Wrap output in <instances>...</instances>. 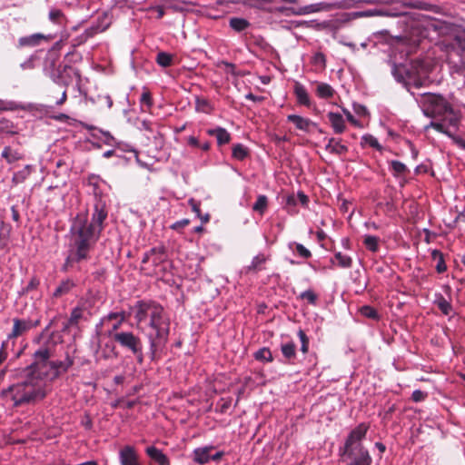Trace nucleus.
I'll return each mask as SVG.
<instances>
[{"label": "nucleus", "instance_id": "obj_1", "mask_svg": "<svg viewBox=\"0 0 465 465\" xmlns=\"http://www.w3.org/2000/svg\"><path fill=\"white\" fill-rule=\"evenodd\" d=\"M106 217L107 211L103 203L95 204L90 223L83 214L75 217L70 229V258L74 261L87 259L90 249L99 238Z\"/></svg>", "mask_w": 465, "mask_h": 465}, {"label": "nucleus", "instance_id": "obj_2", "mask_svg": "<svg viewBox=\"0 0 465 465\" xmlns=\"http://www.w3.org/2000/svg\"><path fill=\"white\" fill-rule=\"evenodd\" d=\"M419 104L426 116L441 117L440 122L431 121L425 129L430 127L436 131L451 135V128L456 129L460 121V114L455 111L451 104L442 96L436 94H422L418 99Z\"/></svg>", "mask_w": 465, "mask_h": 465}, {"label": "nucleus", "instance_id": "obj_3", "mask_svg": "<svg viewBox=\"0 0 465 465\" xmlns=\"http://www.w3.org/2000/svg\"><path fill=\"white\" fill-rule=\"evenodd\" d=\"M50 388L45 380L33 368V364L27 370L25 381L10 386L2 391V395L10 399L15 406L30 404L44 399Z\"/></svg>", "mask_w": 465, "mask_h": 465}, {"label": "nucleus", "instance_id": "obj_4", "mask_svg": "<svg viewBox=\"0 0 465 465\" xmlns=\"http://www.w3.org/2000/svg\"><path fill=\"white\" fill-rule=\"evenodd\" d=\"M53 356L52 346H41L34 353L33 368L39 375L45 380L46 384L50 388V383L56 379L61 373L74 364V360L67 355L64 361H49Z\"/></svg>", "mask_w": 465, "mask_h": 465}, {"label": "nucleus", "instance_id": "obj_5", "mask_svg": "<svg viewBox=\"0 0 465 465\" xmlns=\"http://www.w3.org/2000/svg\"><path fill=\"white\" fill-rule=\"evenodd\" d=\"M151 321L148 322V326L152 330L148 335L150 345L151 359L154 361L159 354L164 350L165 345L169 339L170 333V319L162 309L161 312H150Z\"/></svg>", "mask_w": 465, "mask_h": 465}, {"label": "nucleus", "instance_id": "obj_6", "mask_svg": "<svg viewBox=\"0 0 465 465\" xmlns=\"http://www.w3.org/2000/svg\"><path fill=\"white\" fill-rule=\"evenodd\" d=\"M166 253L163 247H153L146 252L142 260V271L148 275H158L163 271V263L166 261Z\"/></svg>", "mask_w": 465, "mask_h": 465}, {"label": "nucleus", "instance_id": "obj_7", "mask_svg": "<svg viewBox=\"0 0 465 465\" xmlns=\"http://www.w3.org/2000/svg\"><path fill=\"white\" fill-rule=\"evenodd\" d=\"M114 340L123 348L129 350L136 357L138 362H143V343L140 337L132 331H119L114 335Z\"/></svg>", "mask_w": 465, "mask_h": 465}, {"label": "nucleus", "instance_id": "obj_8", "mask_svg": "<svg viewBox=\"0 0 465 465\" xmlns=\"http://www.w3.org/2000/svg\"><path fill=\"white\" fill-rule=\"evenodd\" d=\"M163 307L152 301H139L137 302L132 311L134 312V319L138 327L142 328V325L145 323L148 326V322L151 321V315L149 312H161Z\"/></svg>", "mask_w": 465, "mask_h": 465}, {"label": "nucleus", "instance_id": "obj_9", "mask_svg": "<svg viewBox=\"0 0 465 465\" xmlns=\"http://www.w3.org/2000/svg\"><path fill=\"white\" fill-rule=\"evenodd\" d=\"M343 454L350 460L347 465H371L372 459L362 444L356 445V448L344 449Z\"/></svg>", "mask_w": 465, "mask_h": 465}, {"label": "nucleus", "instance_id": "obj_10", "mask_svg": "<svg viewBox=\"0 0 465 465\" xmlns=\"http://www.w3.org/2000/svg\"><path fill=\"white\" fill-rule=\"evenodd\" d=\"M125 321V313L124 312H111L108 315L104 316L101 320L102 325L110 324L111 327L107 331V335L114 339V335L117 333L116 331L122 325V323Z\"/></svg>", "mask_w": 465, "mask_h": 465}, {"label": "nucleus", "instance_id": "obj_11", "mask_svg": "<svg viewBox=\"0 0 465 465\" xmlns=\"http://www.w3.org/2000/svg\"><path fill=\"white\" fill-rule=\"evenodd\" d=\"M368 429L365 423H361L354 428L345 441L344 449L356 448V445L361 444V441L365 438Z\"/></svg>", "mask_w": 465, "mask_h": 465}, {"label": "nucleus", "instance_id": "obj_12", "mask_svg": "<svg viewBox=\"0 0 465 465\" xmlns=\"http://www.w3.org/2000/svg\"><path fill=\"white\" fill-rule=\"evenodd\" d=\"M13 322L14 326L12 331L8 334L9 339L17 338L38 324V322H33L31 320H20L17 318L14 319Z\"/></svg>", "mask_w": 465, "mask_h": 465}, {"label": "nucleus", "instance_id": "obj_13", "mask_svg": "<svg viewBox=\"0 0 465 465\" xmlns=\"http://www.w3.org/2000/svg\"><path fill=\"white\" fill-rule=\"evenodd\" d=\"M121 465H139L138 455L132 446H124L119 452Z\"/></svg>", "mask_w": 465, "mask_h": 465}, {"label": "nucleus", "instance_id": "obj_14", "mask_svg": "<svg viewBox=\"0 0 465 465\" xmlns=\"http://www.w3.org/2000/svg\"><path fill=\"white\" fill-rule=\"evenodd\" d=\"M287 121L292 123L297 129L305 133H309L311 131V127L316 126V124H314L309 118H305L297 114H289L287 116Z\"/></svg>", "mask_w": 465, "mask_h": 465}, {"label": "nucleus", "instance_id": "obj_15", "mask_svg": "<svg viewBox=\"0 0 465 465\" xmlns=\"http://www.w3.org/2000/svg\"><path fill=\"white\" fill-rule=\"evenodd\" d=\"M327 117L335 134H341L345 131V121L341 114L330 112L327 114Z\"/></svg>", "mask_w": 465, "mask_h": 465}, {"label": "nucleus", "instance_id": "obj_16", "mask_svg": "<svg viewBox=\"0 0 465 465\" xmlns=\"http://www.w3.org/2000/svg\"><path fill=\"white\" fill-rule=\"evenodd\" d=\"M214 449L213 446H205L197 448L193 450V461L198 464H205L211 460V451Z\"/></svg>", "mask_w": 465, "mask_h": 465}, {"label": "nucleus", "instance_id": "obj_17", "mask_svg": "<svg viewBox=\"0 0 465 465\" xmlns=\"http://www.w3.org/2000/svg\"><path fill=\"white\" fill-rule=\"evenodd\" d=\"M145 452L158 465H170L168 457L161 450L150 446L146 448Z\"/></svg>", "mask_w": 465, "mask_h": 465}, {"label": "nucleus", "instance_id": "obj_18", "mask_svg": "<svg viewBox=\"0 0 465 465\" xmlns=\"http://www.w3.org/2000/svg\"><path fill=\"white\" fill-rule=\"evenodd\" d=\"M326 151L331 153L342 155L348 152V147L341 143V139L330 138L325 146Z\"/></svg>", "mask_w": 465, "mask_h": 465}, {"label": "nucleus", "instance_id": "obj_19", "mask_svg": "<svg viewBox=\"0 0 465 465\" xmlns=\"http://www.w3.org/2000/svg\"><path fill=\"white\" fill-rule=\"evenodd\" d=\"M315 93L318 97L322 99L331 98L334 95V89L326 83H318Z\"/></svg>", "mask_w": 465, "mask_h": 465}, {"label": "nucleus", "instance_id": "obj_20", "mask_svg": "<svg viewBox=\"0 0 465 465\" xmlns=\"http://www.w3.org/2000/svg\"><path fill=\"white\" fill-rule=\"evenodd\" d=\"M208 134L216 137L219 144H226L230 142V134L222 127H218L213 130H209Z\"/></svg>", "mask_w": 465, "mask_h": 465}, {"label": "nucleus", "instance_id": "obj_21", "mask_svg": "<svg viewBox=\"0 0 465 465\" xmlns=\"http://www.w3.org/2000/svg\"><path fill=\"white\" fill-rule=\"evenodd\" d=\"M294 93L297 98V101L301 104L309 105L310 104V98L309 94L301 84H296L294 86Z\"/></svg>", "mask_w": 465, "mask_h": 465}, {"label": "nucleus", "instance_id": "obj_22", "mask_svg": "<svg viewBox=\"0 0 465 465\" xmlns=\"http://www.w3.org/2000/svg\"><path fill=\"white\" fill-rule=\"evenodd\" d=\"M269 259L268 255L263 253H259L255 257H253L251 264L248 266L249 271H261L263 269L264 263Z\"/></svg>", "mask_w": 465, "mask_h": 465}, {"label": "nucleus", "instance_id": "obj_23", "mask_svg": "<svg viewBox=\"0 0 465 465\" xmlns=\"http://www.w3.org/2000/svg\"><path fill=\"white\" fill-rule=\"evenodd\" d=\"M2 157L9 163L23 159V155L18 151L12 150L9 146L5 147L2 152Z\"/></svg>", "mask_w": 465, "mask_h": 465}, {"label": "nucleus", "instance_id": "obj_24", "mask_svg": "<svg viewBox=\"0 0 465 465\" xmlns=\"http://www.w3.org/2000/svg\"><path fill=\"white\" fill-rule=\"evenodd\" d=\"M74 286V283L71 280H65L60 283V285L55 289L54 292V297H61L66 293H68L73 287Z\"/></svg>", "mask_w": 465, "mask_h": 465}, {"label": "nucleus", "instance_id": "obj_25", "mask_svg": "<svg viewBox=\"0 0 465 465\" xmlns=\"http://www.w3.org/2000/svg\"><path fill=\"white\" fill-rule=\"evenodd\" d=\"M431 256L434 260L437 261L436 271L439 273L444 272L447 270V266L442 252L438 250H434L431 252Z\"/></svg>", "mask_w": 465, "mask_h": 465}, {"label": "nucleus", "instance_id": "obj_26", "mask_svg": "<svg viewBox=\"0 0 465 465\" xmlns=\"http://www.w3.org/2000/svg\"><path fill=\"white\" fill-rule=\"evenodd\" d=\"M281 351H282V355L286 359L291 360V359L295 358L296 346H295L294 342L289 341V342L282 344Z\"/></svg>", "mask_w": 465, "mask_h": 465}, {"label": "nucleus", "instance_id": "obj_27", "mask_svg": "<svg viewBox=\"0 0 465 465\" xmlns=\"http://www.w3.org/2000/svg\"><path fill=\"white\" fill-rule=\"evenodd\" d=\"M32 167L30 165L25 166L21 171H18L13 175V182L15 183H21L30 175Z\"/></svg>", "mask_w": 465, "mask_h": 465}, {"label": "nucleus", "instance_id": "obj_28", "mask_svg": "<svg viewBox=\"0 0 465 465\" xmlns=\"http://www.w3.org/2000/svg\"><path fill=\"white\" fill-rule=\"evenodd\" d=\"M435 304L445 315H450L452 312L451 304L443 296L438 297L435 301Z\"/></svg>", "mask_w": 465, "mask_h": 465}, {"label": "nucleus", "instance_id": "obj_29", "mask_svg": "<svg viewBox=\"0 0 465 465\" xmlns=\"http://www.w3.org/2000/svg\"><path fill=\"white\" fill-rule=\"evenodd\" d=\"M334 259L337 261L338 266L341 268H351L352 265V259L341 252L334 254Z\"/></svg>", "mask_w": 465, "mask_h": 465}, {"label": "nucleus", "instance_id": "obj_30", "mask_svg": "<svg viewBox=\"0 0 465 465\" xmlns=\"http://www.w3.org/2000/svg\"><path fill=\"white\" fill-rule=\"evenodd\" d=\"M361 146H370L379 151L381 150V145L380 144L378 140L371 134H364L361 137Z\"/></svg>", "mask_w": 465, "mask_h": 465}, {"label": "nucleus", "instance_id": "obj_31", "mask_svg": "<svg viewBox=\"0 0 465 465\" xmlns=\"http://www.w3.org/2000/svg\"><path fill=\"white\" fill-rule=\"evenodd\" d=\"M254 358L260 361L271 362L273 358L270 349L263 347L254 353Z\"/></svg>", "mask_w": 465, "mask_h": 465}, {"label": "nucleus", "instance_id": "obj_32", "mask_svg": "<svg viewBox=\"0 0 465 465\" xmlns=\"http://www.w3.org/2000/svg\"><path fill=\"white\" fill-rule=\"evenodd\" d=\"M195 108L196 111L205 114H210L213 110L208 100L199 97L196 98Z\"/></svg>", "mask_w": 465, "mask_h": 465}, {"label": "nucleus", "instance_id": "obj_33", "mask_svg": "<svg viewBox=\"0 0 465 465\" xmlns=\"http://www.w3.org/2000/svg\"><path fill=\"white\" fill-rule=\"evenodd\" d=\"M249 25V23L247 20L243 19V18H232L230 20V26L237 31V32H241V31H243L244 29H246Z\"/></svg>", "mask_w": 465, "mask_h": 465}, {"label": "nucleus", "instance_id": "obj_34", "mask_svg": "<svg viewBox=\"0 0 465 465\" xmlns=\"http://www.w3.org/2000/svg\"><path fill=\"white\" fill-rule=\"evenodd\" d=\"M268 204V199L265 195H259L256 202L254 203L252 206V210L255 212H259L261 214H262Z\"/></svg>", "mask_w": 465, "mask_h": 465}, {"label": "nucleus", "instance_id": "obj_35", "mask_svg": "<svg viewBox=\"0 0 465 465\" xmlns=\"http://www.w3.org/2000/svg\"><path fill=\"white\" fill-rule=\"evenodd\" d=\"M45 36L41 34H35L31 36L23 37L19 40L21 45H36Z\"/></svg>", "mask_w": 465, "mask_h": 465}, {"label": "nucleus", "instance_id": "obj_36", "mask_svg": "<svg viewBox=\"0 0 465 465\" xmlns=\"http://www.w3.org/2000/svg\"><path fill=\"white\" fill-rule=\"evenodd\" d=\"M364 244L368 250L376 252L379 248V238L373 235H366Z\"/></svg>", "mask_w": 465, "mask_h": 465}, {"label": "nucleus", "instance_id": "obj_37", "mask_svg": "<svg viewBox=\"0 0 465 465\" xmlns=\"http://www.w3.org/2000/svg\"><path fill=\"white\" fill-rule=\"evenodd\" d=\"M173 56L167 53L161 52L157 54L156 62L163 67H168L172 64Z\"/></svg>", "mask_w": 465, "mask_h": 465}, {"label": "nucleus", "instance_id": "obj_38", "mask_svg": "<svg viewBox=\"0 0 465 465\" xmlns=\"http://www.w3.org/2000/svg\"><path fill=\"white\" fill-rule=\"evenodd\" d=\"M299 298L301 300L307 301L310 304L314 305L316 304L318 296L312 290H306L299 295Z\"/></svg>", "mask_w": 465, "mask_h": 465}, {"label": "nucleus", "instance_id": "obj_39", "mask_svg": "<svg viewBox=\"0 0 465 465\" xmlns=\"http://www.w3.org/2000/svg\"><path fill=\"white\" fill-rule=\"evenodd\" d=\"M248 154L246 148L242 144H236L232 148V156L238 160H243Z\"/></svg>", "mask_w": 465, "mask_h": 465}, {"label": "nucleus", "instance_id": "obj_40", "mask_svg": "<svg viewBox=\"0 0 465 465\" xmlns=\"http://www.w3.org/2000/svg\"><path fill=\"white\" fill-rule=\"evenodd\" d=\"M103 356L105 359L117 357L115 346L113 343H106L102 351Z\"/></svg>", "mask_w": 465, "mask_h": 465}, {"label": "nucleus", "instance_id": "obj_41", "mask_svg": "<svg viewBox=\"0 0 465 465\" xmlns=\"http://www.w3.org/2000/svg\"><path fill=\"white\" fill-rule=\"evenodd\" d=\"M391 167L395 175L403 174L407 171L406 165L400 161H391Z\"/></svg>", "mask_w": 465, "mask_h": 465}, {"label": "nucleus", "instance_id": "obj_42", "mask_svg": "<svg viewBox=\"0 0 465 465\" xmlns=\"http://www.w3.org/2000/svg\"><path fill=\"white\" fill-rule=\"evenodd\" d=\"M82 317H83V310L78 307L74 308L72 311L71 315H70V319H69L70 324L76 325Z\"/></svg>", "mask_w": 465, "mask_h": 465}, {"label": "nucleus", "instance_id": "obj_43", "mask_svg": "<svg viewBox=\"0 0 465 465\" xmlns=\"http://www.w3.org/2000/svg\"><path fill=\"white\" fill-rule=\"evenodd\" d=\"M141 105L143 108L150 109L153 105L152 97L149 92H143L140 98Z\"/></svg>", "mask_w": 465, "mask_h": 465}, {"label": "nucleus", "instance_id": "obj_44", "mask_svg": "<svg viewBox=\"0 0 465 465\" xmlns=\"http://www.w3.org/2000/svg\"><path fill=\"white\" fill-rule=\"evenodd\" d=\"M361 313L371 319H375L378 316L376 310L368 305L362 306L361 308Z\"/></svg>", "mask_w": 465, "mask_h": 465}, {"label": "nucleus", "instance_id": "obj_45", "mask_svg": "<svg viewBox=\"0 0 465 465\" xmlns=\"http://www.w3.org/2000/svg\"><path fill=\"white\" fill-rule=\"evenodd\" d=\"M63 17L64 14L59 9H51L49 12V19L54 23L60 24Z\"/></svg>", "mask_w": 465, "mask_h": 465}, {"label": "nucleus", "instance_id": "obj_46", "mask_svg": "<svg viewBox=\"0 0 465 465\" xmlns=\"http://www.w3.org/2000/svg\"><path fill=\"white\" fill-rule=\"evenodd\" d=\"M295 248L301 257L308 259L312 256V252L302 243H295Z\"/></svg>", "mask_w": 465, "mask_h": 465}, {"label": "nucleus", "instance_id": "obj_47", "mask_svg": "<svg viewBox=\"0 0 465 465\" xmlns=\"http://www.w3.org/2000/svg\"><path fill=\"white\" fill-rule=\"evenodd\" d=\"M426 397H427L426 392H424L420 390H416L412 392L411 400L415 402H420V401H424Z\"/></svg>", "mask_w": 465, "mask_h": 465}, {"label": "nucleus", "instance_id": "obj_48", "mask_svg": "<svg viewBox=\"0 0 465 465\" xmlns=\"http://www.w3.org/2000/svg\"><path fill=\"white\" fill-rule=\"evenodd\" d=\"M103 135L104 136V143L107 145L114 146L116 144L115 139L111 135L109 132L102 131Z\"/></svg>", "mask_w": 465, "mask_h": 465}, {"label": "nucleus", "instance_id": "obj_49", "mask_svg": "<svg viewBox=\"0 0 465 465\" xmlns=\"http://www.w3.org/2000/svg\"><path fill=\"white\" fill-rule=\"evenodd\" d=\"M188 203L189 205L191 206L192 210L193 213H196V215L198 217H200L201 215V211H200V203H198L194 199L191 198L189 201H188Z\"/></svg>", "mask_w": 465, "mask_h": 465}, {"label": "nucleus", "instance_id": "obj_50", "mask_svg": "<svg viewBox=\"0 0 465 465\" xmlns=\"http://www.w3.org/2000/svg\"><path fill=\"white\" fill-rule=\"evenodd\" d=\"M342 111L350 123H351L354 125H359V122L354 118V116L351 114L349 110L343 108Z\"/></svg>", "mask_w": 465, "mask_h": 465}, {"label": "nucleus", "instance_id": "obj_51", "mask_svg": "<svg viewBox=\"0 0 465 465\" xmlns=\"http://www.w3.org/2000/svg\"><path fill=\"white\" fill-rule=\"evenodd\" d=\"M188 224H189V220L188 219H183L182 221H179V222H176L175 223H173L172 225V228L173 229L183 228V227H185Z\"/></svg>", "mask_w": 465, "mask_h": 465}, {"label": "nucleus", "instance_id": "obj_52", "mask_svg": "<svg viewBox=\"0 0 465 465\" xmlns=\"http://www.w3.org/2000/svg\"><path fill=\"white\" fill-rule=\"evenodd\" d=\"M298 337L301 341V343H309V339L302 330H299Z\"/></svg>", "mask_w": 465, "mask_h": 465}, {"label": "nucleus", "instance_id": "obj_53", "mask_svg": "<svg viewBox=\"0 0 465 465\" xmlns=\"http://www.w3.org/2000/svg\"><path fill=\"white\" fill-rule=\"evenodd\" d=\"M7 236L0 231V249L5 248L7 245Z\"/></svg>", "mask_w": 465, "mask_h": 465}, {"label": "nucleus", "instance_id": "obj_54", "mask_svg": "<svg viewBox=\"0 0 465 465\" xmlns=\"http://www.w3.org/2000/svg\"><path fill=\"white\" fill-rule=\"evenodd\" d=\"M302 9H303V12H302L303 14L314 13L319 10L315 5H312L304 6Z\"/></svg>", "mask_w": 465, "mask_h": 465}, {"label": "nucleus", "instance_id": "obj_55", "mask_svg": "<svg viewBox=\"0 0 465 465\" xmlns=\"http://www.w3.org/2000/svg\"><path fill=\"white\" fill-rule=\"evenodd\" d=\"M188 143L192 146H194V147H197L199 146V142H198V139L194 136H190L188 137Z\"/></svg>", "mask_w": 465, "mask_h": 465}, {"label": "nucleus", "instance_id": "obj_56", "mask_svg": "<svg viewBox=\"0 0 465 465\" xmlns=\"http://www.w3.org/2000/svg\"><path fill=\"white\" fill-rule=\"evenodd\" d=\"M223 456V451H218L215 454L211 455V460H219L222 459Z\"/></svg>", "mask_w": 465, "mask_h": 465}, {"label": "nucleus", "instance_id": "obj_57", "mask_svg": "<svg viewBox=\"0 0 465 465\" xmlns=\"http://www.w3.org/2000/svg\"><path fill=\"white\" fill-rule=\"evenodd\" d=\"M246 99L248 100H251V101H253V102H256V101H261L262 98L261 97H257L255 96L254 94H252V93L246 94Z\"/></svg>", "mask_w": 465, "mask_h": 465}, {"label": "nucleus", "instance_id": "obj_58", "mask_svg": "<svg viewBox=\"0 0 465 465\" xmlns=\"http://www.w3.org/2000/svg\"><path fill=\"white\" fill-rule=\"evenodd\" d=\"M66 91H64L60 99L56 102L58 105L63 104L66 101Z\"/></svg>", "mask_w": 465, "mask_h": 465}, {"label": "nucleus", "instance_id": "obj_59", "mask_svg": "<svg viewBox=\"0 0 465 465\" xmlns=\"http://www.w3.org/2000/svg\"><path fill=\"white\" fill-rule=\"evenodd\" d=\"M375 446L381 453L385 451V446L381 442H376Z\"/></svg>", "mask_w": 465, "mask_h": 465}, {"label": "nucleus", "instance_id": "obj_60", "mask_svg": "<svg viewBox=\"0 0 465 465\" xmlns=\"http://www.w3.org/2000/svg\"><path fill=\"white\" fill-rule=\"evenodd\" d=\"M308 350H309V343H302L301 351H302L303 353H307V352H308Z\"/></svg>", "mask_w": 465, "mask_h": 465}, {"label": "nucleus", "instance_id": "obj_61", "mask_svg": "<svg viewBox=\"0 0 465 465\" xmlns=\"http://www.w3.org/2000/svg\"><path fill=\"white\" fill-rule=\"evenodd\" d=\"M114 152L113 150L106 151V152L104 153V157L109 158V157H111L114 154Z\"/></svg>", "mask_w": 465, "mask_h": 465}, {"label": "nucleus", "instance_id": "obj_62", "mask_svg": "<svg viewBox=\"0 0 465 465\" xmlns=\"http://www.w3.org/2000/svg\"><path fill=\"white\" fill-rule=\"evenodd\" d=\"M315 60H316V61L324 62V56H323V54H317L315 55Z\"/></svg>", "mask_w": 465, "mask_h": 465}, {"label": "nucleus", "instance_id": "obj_63", "mask_svg": "<svg viewBox=\"0 0 465 465\" xmlns=\"http://www.w3.org/2000/svg\"><path fill=\"white\" fill-rule=\"evenodd\" d=\"M105 99H106L107 106L109 108H111L113 105V101H112L111 97L109 95H107V96H105Z\"/></svg>", "mask_w": 465, "mask_h": 465}, {"label": "nucleus", "instance_id": "obj_64", "mask_svg": "<svg viewBox=\"0 0 465 465\" xmlns=\"http://www.w3.org/2000/svg\"><path fill=\"white\" fill-rule=\"evenodd\" d=\"M299 196H300V199H301L302 203H307V196L305 194L300 193Z\"/></svg>", "mask_w": 465, "mask_h": 465}]
</instances>
